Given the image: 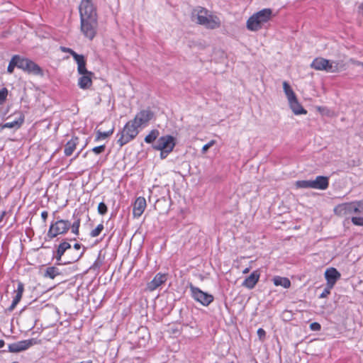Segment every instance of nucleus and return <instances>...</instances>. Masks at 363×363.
I'll return each mask as SVG.
<instances>
[{"mask_svg": "<svg viewBox=\"0 0 363 363\" xmlns=\"http://www.w3.org/2000/svg\"><path fill=\"white\" fill-rule=\"evenodd\" d=\"M192 21L208 29H217L221 21L218 16L203 7L195 8L191 13Z\"/></svg>", "mask_w": 363, "mask_h": 363, "instance_id": "f257e3e1", "label": "nucleus"}, {"mask_svg": "<svg viewBox=\"0 0 363 363\" xmlns=\"http://www.w3.org/2000/svg\"><path fill=\"white\" fill-rule=\"evenodd\" d=\"M79 219L74 221L72 224L67 220H57L55 223L51 224L48 233V236L50 238H54L59 235L67 233L69 228H72V232L77 235L79 234Z\"/></svg>", "mask_w": 363, "mask_h": 363, "instance_id": "f03ea898", "label": "nucleus"}, {"mask_svg": "<svg viewBox=\"0 0 363 363\" xmlns=\"http://www.w3.org/2000/svg\"><path fill=\"white\" fill-rule=\"evenodd\" d=\"M270 9H264L251 16L246 23L247 28L250 31H257L272 18Z\"/></svg>", "mask_w": 363, "mask_h": 363, "instance_id": "7ed1b4c3", "label": "nucleus"}, {"mask_svg": "<svg viewBox=\"0 0 363 363\" xmlns=\"http://www.w3.org/2000/svg\"><path fill=\"white\" fill-rule=\"evenodd\" d=\"M80 19H97V10L93 0H82L79 6Z\"/></svg>", "mask_w": 363, "mask_h": 363, "instance_id": "20e7f679", "label": "nucleus"}, {"mask_svg": "<svg viewBox=\"0 0 363 363\" xmlns=\"http://www.w3.org/2000/svg\"><path fill=\"white\" fill-rule=\"evenodd\" d=\"M138 127L133 122V121L127 123L121 133V137L118 140V143L120 146L124 145L135 138L138 134Z\"/></svg>", "mask_w": 363, "mask_h": 363, "instance_id": "39448f33", "label": "nucleus"}, {"mask_svg": "<svg viewBox=\"0 0 363 363\" xmlns=\"http://www.w3.org/2000/svg\"><path fill=\"white\" fill-rule=\"evenodd\" d=\"M80 29L85 38L93 40L98 27L97 19H80Z\"/></svg>", "mask_w": 363, "mask_h": 363, "instance_id": "423d86ee", "label": "nucleus"}, {"mask_svg": "<svg viewBox=\"0 0 363 363\" xmlns=\"http://www.w3.org/2000/svg\"><path fill=\"white\" fill-rule=\"evenodd\" d=\"M18 68L35 75L43 76V74L41 68L37 64L27 58H21L19 57Z\"/></svg>", "mask_w": 363, "mask_h": 363, "instance_id": "0eeeda50", "label": "nucleus"}, {"mask_svg": "<svg viewBox=\"0 0 363 363\" xmlns=\"http://www.w3.org/2000/svg\"><path fill=\"white\" fill-rule=\"evenodd\" d=\"M189 288L193 298L202 305L208 306L213 301L212 295L203 292L199 288L193 286L191 284H189Z\"/></svg>", "mask_w": 363, "mask_h": 363, "instance_id": "6e6552de", "label": "nucleus"}, {"mask_svg": "<svg viewBox=\"0 0 363 363\" xmlns=\"http://www.w3.org/2000/svg\"><path fill=\"white\" fill-rule=\"evenodd\" d=\"M175 146L174 138L171 135H164L160 137L155 144L154 148L157 150H165L172 152Z\"/></svg>", "mask_w": 363, "mask_h": 363, "instance_id": "1a4fd4ad", "label": "nucleus"}, {"mask_svg": "<svg viewBox=\"0 0 363 363\" xmlns=\"http://www.w3.org/2000/svg\"><path fill=\"white\" fill-rule=\"evenodd\" d=\"M357 211L356 201L342 203L334 208L335 213L338 216H346L352 213H357Z\"/></svg>", "mask_w": 363, "mask_h": 363, "instance_id": "9d476101", "label": "nucleus"}, {"mask_svg": "<svg viewBox=\"0 0 363 363\" xmlns=\"http://www.w3.org/2000/svg\"><path fill=\"white\" fill-rule=\"evenodd\" d=\"M340 273L334 267H330L325 272V278L329 288H333L336 281L340 278Z\"/></svg>", "mask_w": 363, "mask_h": 363, "instance_id": "9b49d317", "label": "nucleus"}, {"mask_svg": "<svg viewBox=\"0 0 363 363\" xmlns=\"http://www.w3.org/2000/svg\"><path fill=\"white\" fill-rule=\"evenodd\" d=\"M152 116L153 113L150 111L143 110L138 113L132 121L138 127H140L147 123L152 118Z\"/></svg>", "mask_w": 363, "mask_h": 363, "instance_id": "f8f14e48", "label": "nucleus"}, {"mask_svg": "<svg viewBox=\"0 0 363 363\" xmlns=\"http://www.w3.org/2000/svg\"><path fill=\"white\" fill-rule=\"evenodd\" d=\"M72 52V56L77 63V72L79 74H91V72L86 68V60L82 55H78L74 51Z\"/></svg>", "mask_w": 363, "mask_h": 363, "instance_id": "ddd939ff", "label": "nucleus"}, {"mask_svg": "<svg viewBox=\"0 0 363 363\" xmlns=\"http://www.w3.org/2000/svg\"><path fill=\"white\" fill-rule=\"evenodd\" d=\"M33 345L32 340H22L17 342L10 344L9 345V351L11 352H19L27 350Z\"/></svg>", "mask_w": 363, "mask_h": 363, "instance_id": "4468645a", "label": "nucleus"}, {"mask_svg": "<svg viewBox=\"0 0 363 363\" xmlns=\"http://www.w3.org/2000/svg\"><path fill=\"white\" fill-rule=\"evenodd\" d=\"M167 275L166 274H157L154 279L147 284V288L152 291L167 281Z\"/></svg>", "mask_w": 363, "mask_h": 363, "instance_id": "2eb2a0df", "label": "nucleus"}, {"mask_svg": "<svg viewBox=\"0 0 363 363\" xmlns=\"http://www.w3.org/2000/svg\"><path fill=\"white\" fill-rule=\"evenodd\" d=\"M146 208V201L143 197H138L133 205V213L134 217H140Z\"/></svg>", "mask_w": 363, "mask_h": 363, "instance_id": "dca6fc26", "label": "nucleus"}, {"mask_svg": "<svg viewBox=\"0 0 363 363\" xmlns=\"http://www.w3.org/2000/svg\"><path fill=\"white\" fill-rule=\"evenodd\" d=\"M329 182L327 177L318 176L311 180V189L325 190L328 187Z\"/></svg>", "mask_w": 363, "mask_h": 363, "instance_id": "f3484780", "label": "nucleus"}, {"mask_svg": "<svg viewBox=\"0 0 363 363\" xmlns=\"http://www.w3.org/2000/svg\"><path fill=\"white\" fill-rule=\"evenodd\" d=\"M82 75L78 79V85L82 89H89L92 85V77L94 74L91 72V74H79Z\"/></svg>", "mask_w": 363, "mask_h": 363, "instance_id": "a211bd4d", "label": "nucleus"}, {"mask_svg": "<svg viewBox=\"0 0 363 363\" xmlns=\"http://www.w3.org/2000/svg\"><path fill=\"white\" fill-rule=\"evenodd\" d=\"M259 279V273L258 271L253 272L247 278L245 279L242 286L247 289H253Z\"/></svg>", "mask_w": 363, "mask_h": 363, "instance_id": "6ab92c4d", "label": "nucleus"}, {"mask_svg": "<svg viewBox=\"0 0 363 363\" xmlns=\"http://www.w3.org/2000/svg\"><path fill=\"white\" fill-rule=\"evenodd\" d=\"M289 106L295 115L306 114L307 111L298 102L297 97L288 101Z\"/></svg>", "mask_w": 363, "mask_h": 363, "instance_id": "aec40b11", "label": "nucleus"}, {"mask_svg": "<svg viewBox=\"0 0 363 363\" xmlns=\"http://www.w3.org/2000/svg\"><path fill=\"white\" fill-rule=\"evenodd\" d=\"M328 65L329 60L322 57L315 58L311 65V67L316 70H324L326 72H328Z\"/></svg>", "mask_w": 363, "mask_h": 363, "instance_id": "412c9836", "label": "nucleus"}, {"mask_svg": "<svg viewBox=\"0 0 363 363\" xmlns=\"http://www.w3.org/2000/svg\"><path fill=\"white\" fill-rule=\"evenodd\" d=\"M345 69V64L342 60H329L328 72L335 73Z\"/></svg>", "mask_w": 363, "mask_h": 363, "instance_id": "4be33fe9", "label": "nucleus"}, {"mask_svg": "<svg viewBox=\"0 0 363 363\" xmlns=\"http://www.w3.org/2000/svg\"><path fill=\"white\" fill-rule=\"evenodd\" d=\"M23 290H24V286H23V283L19 282L18 284V288H17V290L16 291V296L13 300L12 304L9 308V310L10 311H13L15 308V307L16 306V305L21 301L22 296H23Z\"/></svg>", "mask_w": 363, "mask_h": 363, "instance_id": "5701e85b", "label": "nucleus"}, {"mask_svg": "<svg viewBox=\"0 0 363 363\" xmlns=\"http://www.w3.org/2000/svg\"><path fill=\"white\" fill-rule=\"evenodd\" d=\"M23 123V116L20 114L18 118L11 121L7 122L2 125L1 128H19Z\"/></svg>", "mask_w": 363, "mask_h": 363, "instance_id": "b1692460", "label": "nucleus"}, {"mask_svg": "<svg viewBox=\"0 0 363 363\" xmlns=\"http://www.w3.org/2000/svg\"><path fill=\"white\" fill-rule=\"evenodd\" d=\"M78 143V138H74L68 141L65 147V154L67 156H70L74 150L76 149L77 144Z\"/></svg>", "mask_w": 363, "mask_h": 363, "instance_id": "393cba45", "label": "nucleus"}, {"mask_svg": "<svg viewBox=\"0 0 363 363\" xmlns=\"http://www.w3.org/2000/svg\"><path fill=\"white\" fill-rule=\"evenodd\" d=\"M274 284L276 286H281L285 289H288L291 286V282L288 278L276 277L273 279Z\"/></svg>", "mask_w": 363, "mask_h": 363, "instance_id": "a878e982", "label": "nucleus"}, {"mask_svg": "<svg viewBox=\"0 0 363 363\" xmlns=\"http://www.w3.org/2000/svg\"><path fill=\"white\" fill-rule=\"evenodd\" d=\"M283 89L288 101L296 97L294 91L287 82H283Z\"/></svg>", "mask_w": 363, "mask_h": 363, "instance_id": "bb28decb", "label": "nucleus"}, {"mask_svg": "<svg viewBox=\"0 0 363 363\" xmlns=\"http://www.w3.org/2000/svg\"><path fill=\"white\" fill-rule=\"evenodd\" d=\"M71 248V245L69 243L67 242H63L60 244L57 251V259L59 261L61 259V257L63 255L65 252Z\"/></svg>", "mask_w": 363, "mask_h": 363, "instance_id": "cd10ccee", "label": "nucleus"}, {"mask_svg": "<svg viewBox=\"0 0 363 363\" xmlns=\"http://www.w3.org/2000/svg\"><path fill=\"white\" fill-rule=\"evenodd\" d=\"M60 274V273L57 268L55 267H50L47 268L45 276L50 277V279H54Z\"/></svg>", "mask_w": 363, "mask_h": 363, "instance_id": "c85d7f7f", "label": "nucleus"}, {"mask_svg": "<svg viewBox=\"0 0 363 363\" xmlns=\"http://www.w3.org/2000/svg\"><path fill=\"white\" fill-rule=\"evenodd\" d=\"M18 64H19V56L18 55L13 56L12 57V59L11 60L9 65L8 66V68H7L8 72L12 73L13 72L14 67H18Z\"/></svg>", "mask_w": 363, "mask_h": 363, "instance_id": "c756f323", "label": "nucleus"}, {"mask_svg": "<svg viewBox=\"0 0 363 363\" xmlns=\"http://www.w3.org/2000/svg\"><path fill=\"white\" fill-rule=\"evenodd\" d=\"M295 186L297 188H302V189H311V180H301V181H297L295 183Z\"/></svg>", "mask_w": 363, "mask_h": 363, "instance_id": "7c9ffc66", "label": "nucleus"}, {"mask_svg": "<svg viewBox=\"0 0 363 363\" xmlns=\"http://www.w3.org/2000/svg\"><path fill=\"white\" fill-rule=\"evenodd\" d=\"M158 132L157 130H152L145 138V141L147 143H151L157 138Z\"/></svg>", "mask_w": 363, "mask_h": 363, "instance_id": "2f4dec72", "label": "nucleus"}, {"mask_svg": "<svg viewBox=\"0 0 363 363\" xmlns=\"http://www.w3.org/2000/svg\"><path fill=\"white\" fill-rule=\"evenodd\" d=\"M113 133V128H112L110 130L106 131V132H101V131L99 130L97 132L96 140L105 139V138H108V136H110L111 135H112Z\"/></svg>", "mask_w": 363, "mask_h": 363, "instance_id": "473e14b6", "label": "nucleus"}, {"mask_svg": "<svg viewBox=\"0 0 363 363\" xmlns=\"http://www.w3.org/2000/svg\"><path fill=\"white\" fill-rule=\"evenodd\" d=\"M103 229H104V225L102 224L98 225L97 227L91 232V237L98 236L101 233V232L102 231Z\"/></svg>", "mask_w": 363, "mask_h": 363, "instance_id": "72a5a7b5", "label": "nucleus"}, {"mask_svg": "<svg viewBox=\"0 0 363 363\" xmlns=\"http://www.w3.org/2000/svg\"><path fill=\"white\" fill-rule=\"evenodd\" d=\"M98 212L101 215H104L107 212V206L104 202L99 203L98 206Z\"/></svg>", "mask_w": 363, "mask_h": 363, "instance_id": "f704fd0d", "label": "nucleus"}, {"mask_svg": "<svg viewBox=\"0 0 363 363\" xmlns=\"http://www.w3.org/2000/svg\"><path fill=\"white\" fill-rule=\"evenodd\" d=\"M216 143V140H212L208 143L204 145L202 147V153L205 154L207 150Z\"/></svg>", "mask_w": 363, "mask_h": 363, "instance_id": "c9c22d12", "label": "nucleus"}, {"mask_svg": "<svg viewBox=\"0 0 363 363\" xmlns=\"http://www.w3.org/2000/svg\"><path fill=\"white\" fill-rule=\"evenodd\" d=\"M352 222L355 225L362 226L363 223V218L360 217H352Z\"/></svg>", "mask_w": 363, "mask_h": 363, "instance_id": "e433bc0d", "label": "nucleus"}, {"mask_svg": "<svg viewBox=\"0 0 363 363\" xmlns=\"http://www.w3.org/2000/svg\"><path fill=\"white\" fill-rule=\"evenodd\" d=\"M333 288H329L328 285L326 286V288L323 290V291L320 294V298H323L327 297L330 294V290Z\"/></svg>", "mask_w": 363, "mask_h": 363, "instance_id": "4c0bfd02", "label": "nucleus"}, {"mask_svg": "<svg viewBox=\"0 0 363 363\" xmlns=\"http://www.w3.org/2000/svg\"><path fill=\"white\" fill-rule=\"evenodd\" d=\"M257 335L261 341H263L266 336V332L262 328H259L257 330Z\"/></svg>", "mask_w": 363, "mask_h": 363, "instance_id": "58836bf2", "label": "nucleus"}, {"mask_svg": "<svg viewBox=\"0 0 363 363\" xmlns=\"http://www.w3.org/2000/svg\"><path fill=\"white\" fill-rule=\"evenodd\" d=\"M356 206L358 209L357 213H362L363 214V200L356 201Z\"/></svg>", "mask_w": 363, "mask_h": 363, "instance_id": "ea45409f", "label": "nucleus"}, {"mask_svg": "<svg viewBox=\"0 0 363 363\" xmlns=\"http://www.w3.org/2000/svg\"><path fill=\"white\" fill-rule=\"evenodd\" d=\"M7 89L4 88L0 91V101H4L7 96Z\"/></svg>", "mask_w": 363, "mask_h": 363, "instance_id": "a19ab883", "label": "nucleus"}, {"mask_svg": "<svg viewBox=\"0 0 363 363\" xmlns=\"http://www.w3.org/2000/svg\"><path fill=\"white\" fill-rule=\"evenodd\" d=\"M105 150V145H100L98 147H95L92 149V151L96 154H100L103 152Z\"/></svg>", "mask_w": 363, "mask_h": 363, "instance_id": "79ce46f5", "label": "nucleus"}, {"mask_svg": "<svg viewBox=\"0 0 363 363\" xmlns=\"http://www.w3.org/2000/svg\"><path fill=\"white\" fill-rule=\"evenodd\" d=\"M310 328H311V330H312L313 331H318L320 330V325L316 322L312 323L310 325Z\"/></svg>", "mask_w": 363, "mask_h": 363, "instance_id": "37998d69", "label": "nucleus"}, {"mask_svg": "<svg viewBox=\"0 0 363 363\" xmlns=\"http://www.w3.org/2000/svg\"><path fill=\"white\" fill-rule=\"evenodd\" d=\"M84 253V251L79 252V253H77L72 258V262H74V261H77L81 257L82 255H83Z\"/></svg>", "mask_w": 363, "mask_h": 363, "instance_id": "c03bdc74", "label": "nucleus"}, {"mask_svg": "<svg viewBox=\"0 0 363 363\" xmlns=\"http://www.w3.org/2000/svg\"><path fill=\"white\" fill-rule=\"evenodd\" d=\"M160 157L161 159H164L167 157V156L170 153V152H167L165 150H160Z\"/></svg>", "mask_w": 363, "mask_h": 363, "instance_id": "a18cd8bd", "label": "nucleus"}, {"mask_svg": "<svg viewBox=\"0 0 363 363\" xmlns=\"http://www.w3.org/2000/svg\"><path fill=\"white\" fill-rule=\"evenodd\" d=\"M48 213L47 211H43L41 213L42 218L45 220L48 218Z\"/></svg>", "mask_w": 363, "mask_h": 363, "instance_id": "49530a36", "label": "nucleus"}, {"mask_svg": "<svg viewBox=\"0 0 363 363\" xmlns=\"http://www.w3.org/2000/svg\"><path fill=\"white\" fill-rule=\"evenodd\" d=\"M318 110L319 112L325 113V111H328V110L325 107H318Z\"/></svg>", "mask_w": 363, "mask_h": 363, "instance_id": "de8ad7c7", "label": "nucleus"}, {"mask_svg": "<svg viewBox=\"0 0 363 363\" xmlns=\"http://www.w3.org/2000/svg\"><path fill=\"white\" fill-rule=\"evenodd\" d=\"M74 248L77 250H79L80 248H81V245L78 243H76L74 245Z\"/></svg>", "mask_w": 363, "mask_h": 363, "instance_id": "09e8293b", "label": "nucleus"}, {"mask_svg": "<svg viewBox=\"0 0 363 363\" xmlns=\"http://www.w3.org/2000/svg\"><path fill=\"white\" fill-rule=\"evenodd\" d=\"M62 50L65 51V52H69L71 55H72V52L71 51H73L72 50H71L70 48H62Z\"/></svg>", "mask_w": 363, "mask_h": 363, "instance_id": "8fccbe9b", "label": "nucleus"}, {"mask_svg": "<svg viewBox=\"0 0 363 363\" xmlns=\"http://www.w3.org/2000/svg\"><path fill=\"white\" fill-rule=\"evenodd\" d=\"M250 271V268H245L243 271H242V273L243 274H247Z\"/></svg>", "mask_w": 363, "mask_h": 363, "instance_id": "3c124183", "label": "nucleus"}, {"mask_svg": "<svg viewBox=\"0 0 363 363\" xmlns=\"http://www.w3.org/2000/svg\"><path fill=\"white\" fill-rule=\"evenodd\" d=\"M4 345V340H0V348L3 347Z\"/></svg>", "mask_w": 363, "mask_h": 363, "instance_id": "603ef678", "label": "nucleus"}, {"mask_svg": "<svg viewBox=\"0 0 363 363\" xmlns=\"http://www.w3.org/2000/svg\"><path fill=\"white\" fill-rule=\"evenodd\" d=\"M5 215V212L4 211L0 217V222L1 221V220L3 219V217Z\"/></svg>", "mask_w": 363, "mask_h": 363, "instance_id": "864d4df0", "label": "nucleus"}, {"mask_svg": "<svg viewBox=\"0 0 363 363\" xmlns=\"http://www.w3.org/2000/svg\"><path fill=\"white\" fill-rule=\"evenodd\" d=\"M359 9L362 11L363 13V4L359 6Z\"/></svg>", "mask_w": 363, "mask_h": 363, "instance_id": "5fc2aeb1", "label": "nucleus"}, {"mask_svg": "<svg viewBox=\"0 0 363 363\" xmlns=\"http://www.w3.org/2000/svg\"><path fill=\"white\" fill-rule=\"evenodd\" d=\"M359 65H362L363 66V63H359Z\"/></svg>", "mask_w": 363, "mask_h": 363, "instance_id": "6e6d98bb", "label": "nucleus"}, {"mask_svg": "<svg viewBox=\"0 0 363 363\" xmlns=\"http://www.w3.org/2000/svg\"><path fill=\"white\" fill-rule=\"evenodd\" d=\"M362 226H363V223H362Z\"/></svg>", "mask_w": 363, "mask_h": 363, "instance_id": "4d7b16f0", "label": "nucleus"}]
</instances>
